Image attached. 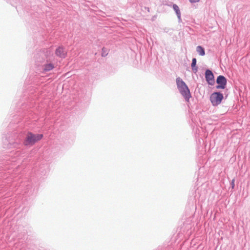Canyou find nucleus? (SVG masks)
Instances as JSON below:
<instances>
[{
  "label": "nucleus",
  "instance_id": "obj_1",
  "mask_svg": "<svg viewBox=\"0 0 250 250\" xmlns=\"http://www.w3.org/2000/svg\"><path fill=\"white\" fill-rule=\"evenodd\" d=\"M176 84L180 93L186 101H188L191 97L189 90L185 83L180 78L176 79Z\"/></svg>",
  "mask_w": 250,
  "mask_h": 250
},
{
  "label": "nucleus",
  "instance_id": "obj_2",
  "mask_svg": "<svg viewBox=\"0 0 250 250\" xmlns=\"http://www.w3.org/2000/svg\"><path fill=\"white\" fill-rule=\"evenodd\" d=\"M43 137L42 134H34L31 132H28L23 142V144L26 146H32L36 142L41 140Z\"/></svg>",
  "mask_w": 250,
  "mask_h": 250
},
{
  "label": "nucleus",
  "instance_id": "obj_3",
  "mask_svg": "<svg viewBox=\"0 0 250 250\" xmlns=\"http://www.w3.org/2000/svg\"><path fill=\"white\" fill-rule=\"evenodd\" d=\"M223 95L219 92H214L210 96V100L213 106L219 104L223 99Z\"/></svg>",
  "mask_w": 250,
  "mask_h": 250
},
{
  "label": "nucleus",
  "instance_id": "obj_4",
  "mask_svg": "<svg viewBox=\"0 0 250 250\" xmlns=\"http://www.w3.org/2000/svg\"><path fill=\"white\" fill-rule=\"evenodd\" d=\"M216 82L218 84V85L216 86L217 89H224L226 87L227 80L225 77L221 75L218 76Z\"/></svg>",
  "mask_w": 250,
  "mask_h": 250
},
{
  "label": "nucleus",
  "instance_id": "obj_5",
  "mask_svg": "<svg viewBox=\"0 0 250 250\" xmlns=\"http://www.w3.org/2000/svg\"><path fill=\"white\" fill-rule=\"evenodd\" d=\"M206 79L207 81L209 84H212L214 83L213 74L210 70H206Z\"/></svg>",
  "mask_w": 250,
  "mask_h": 250
},
{
  "label": "nucleus",
  "instance_id": "obj_6",
  "mask_svg": "<svg viewBox=\"0 0 250 250\" xmlns=\"http://www.w3.org/2000/svg\"><path fill=\"white\" fill-rule=\"evenodd\" d=\"M56 55L62 58H64L66 57L67 52L65 51V49L62 47H59L55 51Z\"/></svg>",
  "mask_w": 250,
  "mask_h": 250
},
{
  "label": "nucleus",
  "instance_id": "obj_7",
  "mask_svg": "<svg viewBox=\"0 0 250 250\" xmlns=\"http://www.w3.org/2000/svg\"><path fill=\"white\" fill-rule=\"evenodd\" d=\"M196 51L201 56H204L205 54L204 48L202 47L201 46H197Z\"/></svg>",
  "mask_w": 250,
  "mask_h": 250
},
{
  "label": "nucleus",
  "instance_id": "obj_8",
  "mask_svg": "<svg viewBox=\"0 0 250 250\" xmlns=\"http://www.w3.org/2000/svg\"><path fill=\"white\" fill-rule=\"evenodd\" d=\"M54 67L53 64L48 63L44 65L43 70L44 71H48L53 69Z\"/></svg>",
  "mask_w": 250,
  "mask_h": 250
},
{
  "label": "nucleus",
  "instance_id": "obj_9",
  "mask_svg": "<svg viewBox=\"0 0 250 250\" xmlns=\"http://www.w3.org/2000/svg\"><path fill=\"white\" fill-rule=\"evenodd\" d=\"M173 8L174 10L175 11L176 14L179 18H180V11L179 10V7L176 5L173 4Z\"/></svg>",
  "mask_w": 250,
  "mask_h": 250
},
{
  "label": "nucleus",
  "instance_id": "obj_10",
  "mask_svg": "<svg viewBox=\"0 0 250 250\" xmlns=\"http://www.w3.org/2000/svg\"><path fill=\"white\" fill-rule=\"evenodd\" d=\"M196 64V59L195 58H193L192 60V63H191V67L193 68L194 67Z\"/></svg>",
  "mask_w": 250,
  "mask_h": 250
},
{
  "label": "nucleus",
  "instance_id": "obj_11",
  "mask_svg": "<svg viewBox=\"0 0 250 250\" xmlns=\"http://www.w3.org/2000/svg\"><path fill=\"white\" fill-rule=\"evenodd\" d=\"M107 54V51L105 50V49L104 48H103L102 49V56H105Z\"/></svg>",
  "mask_w": 250,
  "mask_h": 250
},
{
  "label": "nucleus",
  "instance_id": "obj_12",
  "mask_svg": "<svg viewBox=\"0 0 250 250\" xmlns=\"http://www.w3.org/2000/svg\"><path fill=\"white\" fill-rule=\"evenodd\" d=\"M200 0H189L191 2H198Z\"/></svg>",
  "mask_w": 250,
  "mask_h": 250
},
{
  "label": "nucleus",
  "instance_id": "obj_13",
  "mask_svg": "<svg viewBox=\"0 0 250 250\" xmlns=\"http://www.w3.org/2000/svg\"><path fill=\"white\" fill-rule=\"evenodd\" d=\"M231 184H232V188H233L234 186V180H233L232 181V183Z\"/></svg>",
  "mask_w": 250,
  "mask_h": 250
}]
</instances>
